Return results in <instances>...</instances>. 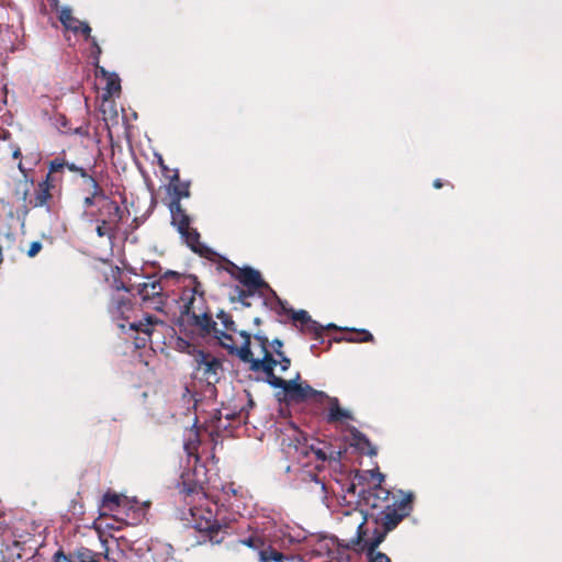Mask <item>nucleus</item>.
Returning a JSON list of instances; mask_svg holds the SVG:
<instances>
[{"mask_svg":"<svg viewBox=\"0 0 562 562\" xmlns=\"http://www.w3.org/2000/svg\"><path fill=\"white\" fill-rule=\"evenodd\" d=\"M278 303L280 304L282 312L290 315L295 324L300 323L301 331L312 334L313 339L315 340H319L321 342L324 341L323 331L325 327H323L316 321L312 319L305 310L294 311L292 308H286L285 304L280 299H278Z\"/></svg>","mask_w":562,"mask_h":562,"instance_id":"obj_11","label":"nucleus"},{"mask_svg":"<svg viewBox=\"0 0 562 562\" xmlns=\"http://www.w3.org/2000/svg\"><path fill=\"white\" fill-rule=\"evenodd\" d=\"M157 324L162 325L164 322L158 319L155 316L147 315L144 319H142L139 322L131 323L130 328L135 331L143 333L147 336H150L151 331H153V327Z\"/></svg>","mask_w":562,"mask_h":562,"instance_id":"obj_22","label":"nucleus"},{"mask_svg":"<svg viewBox=\"0 0 562 562\" xmlns=\"http://www.w3.org/2000/svg\"><path fill=\"white\" fill-rule=\"evenodd\" d=\"M241 268L226 258H222L218 265V269L227 272L234 280H236V276L239 274Z\"/></svg>","mask_w":562,"mask_h":562,"instance_id":"obj_30","label":"nucleus"},{"mask_svg":"<svg viewBox=\"0 0 562 562\" xmlns=\"http://www.w3.org/2000/svg\"><path fill=\"white\" fill-rule=\"evenodd\" d=\"M217 318L222 322V324L224 326V330L218 329L220 331H223V333L229 335L232 338H233L232 333H238L240 335L241 330H239V331L237 330L236 324L229 314L221 311L217 314Z\"/></svg>","mask_w":562,"mask_h":562,"instance_id":"obj_28","label":"nucleus"},{"mask_svg":"<svg viewBox=\"0 0 562 562\" xmlns=\"http://www.w3.org/2000/svg\"><path fill=\"white\" fill-rule=\"evenodd\" d=\"M300 379V373H296V376L291 380H284L280 376H272V381H269V384L274 389H281L283 391V397H281L280 392L277 393V396L279 401L283 400L288 404H299L307 400H312L317 404H323L325 397H328V395L323 391L313 389L307 383L299 382Z\"/></svg>","mask_w":562,"mask_h":562,"instance_id":"obj_4","label":"nucleus"},{"mask_svg":"<svg viewBox=\"0 0 562 562\" xmlns=\"http://www.w3.org/2000/svg\"><path fill=\"white\" fill-rule=\"evenodd\" d=\"M200 487L196 484L188 483L187 481L182 482V486L180 487V493L184 494L186 496L193 495L198 493Z\"/></svg>","mask_w":562,"mask_h":562,"instance_id":"obj_35","label":"nucleus"},{"mask_svg":"<svg viewBox=\"0 0 562 562\" xmlns=\"http://www.w3.org/2000/svg\"><path fill=\"white\" fill-rule=\"evenodd\" d=\"M180 300L183 302L180 323L194 325L204 335L213 334L223 348L232 351L235 348L234 339L217 328L206 305L204 290L198 277L188 278V286L183 289Z\"/></svg>","mask_w":562,"mask_h":562,"instance_id":"obj_1","label":"nucleus"},{"mask_svg":"<svg viewBox=\"0 0 562 562\" xmlns=\"http://www.w3.org/2000/svg\"><path fill=\"white\" fill-rule=\"evenodd\" d=\"M54 560H55L56 562H59V561H61V560L67 561V557H66V554H65L63 551H60V550H59V551H57V552L54 554Z\"/></svg>","mask_w":562,"mask_h":562,"instance_id":"obj_41","label":"nucleus"},{"mask_svg":"<svg viewBox=\"0 0 562 562\" xmlns=\"http://www.w3.org/2000/svg\"><path fill=\"white\" fill-rule=\"evenodd\" d=\"M243 546L249 547L257 551V554L259 553V550L263 549L266 547L265 541L260 537L251 536L247 539L239 541Z\"/></svg>","mask_w":562,"mask_h":562,"instance_id":"obj_31","label":"nucleus"},{"mask_svg":"<svg viewBox=\"0 0 562 562\" xmlns=\"http://www.w3.org/2000/svg\"><path fill=\"white\" fill-rule=\"evenodd\" d=\"M59 21L67 29L71 30L75 33H81L86 40H90L92 42V46L95 49L98 55L101 54V47L98 45L94 37H91V27L88 23L79 21L77 18L72 15V11L69 8H64L59 13Z\"/></svg>","mask_w":562,"mask_h":562,"instance_id":"obj_14","label":"nucleus"},{"mask_svg":"<svg viewBox=\"0 0 562 562\" xmlns=\"http://www.w3.org/2000/svg\"><path fill=\"white\" fill-rule=\"evenodd\" d=\"M43 248V245L41 241L38 240H35V241H32L30 244V247L26 251V255L30 257V258H33L35 257Z\"/></svg>","mask_w":562,"mask_h":562,"instance_id":"obj_37","label":"nucleus"},{"mask_svg":"<svg viewBox=\"0 0 562 562\" xmlns=\"http://www.w3.org/2000/svg\"><path fill=\"white\" fill-rule=\"evenodd\" d=\"M115 289L117 291L123 290L130 294L136 292V294L140 296L144 304L156 311H162L167 304L168 294L164 291L161 280H153L150 277H147V281L137 285H126L122 281H116Z\"/></svg>","mask_w":562,"mask_h":562,"instance_id":"obj_7","label":"nucleus"},{"mask_svg":"<svg viewBox=\"0 0 562 562\" xmlns=\"http://www.w3.org/2000/svg\"><path fill=\"white\" fill-rule=\"evenodd\" d=\"M89 215L97 224V236L106 237L112 241L116 237L125 212L115 200L109 196L99 207L91 210Z\"/></svg>","mask_w":562,"mask_h":562,"instance_id":"obj_5","label":"nucleus"},{"mask_svg":"<svg viewBox=\"0 0 562 562\" xmlns=\"http://www.w3.org/2000/svg\"><path fill=\"white\" fill-rule=\"evenodd\" d=\"M363 524H364V522H361V524L359 525V527H358V539H359V541H361V540H362V537H363V535H364V532H363V530H362V529H363Z\"/></svg>","mask_w":562,"mask_h":562,"instance_id":"obj_43","label":"nucleus"},{"mask_svg":"<svg viewBox=\"0 0 562 562\" xmlns=\"http://www.w3.org/2000/svg\"><path fill=\"white\" fill-rule=\"evenodd\" d=\"M192 277H194V276L193 274L186 276V274L179 273L177 271L168 270V271L164 272V274L160 277L159 280H161V282H162L164 280L173 279V280H176L177 283L181 284L183 289H186L188 286V278H192Z\"/></svg>","mask_w":562,"mask_h":562,"instance_id":"obj_29","label":"nucleus"},{"mask_svg":"<svg viewBox=\"0 0 562 562\" xmlns=\"http://www.w3.org/2000/svg\"><path fill=\"white\" fill-rule=\"evenodd\" d=\"M171 224L184 239L192 251L203 257H209L212 250L200 241V233L190 226L191 217L183 209L181 202H170Z\"/></svg>","mask_w":562,"mask_h":562,"instance_id":"obj_6","label":"nucleus"},{"mask_svg":"<svg viewBox=\"0 0 562 562\" xmlns=\"http://www.w3.org/2000/svg\"><path fill=\"white\" fill-rule=\"evenodd\" d=\"M308 445L306 436L297 427L289 428L281 438L283 452L297 462L308 457Z\"/></svg>","mask_w":562,"mask_h":562,"instance_id":"obj_9","label":"nucleus"},{"mask_svg":"<svg viewBox=\"0 0 562 562\" xmlns=\"http://www.w3.org/2000/svg\"><path fill=\"white\" fill-rule=\"evenodd\" d=\"M362 498L364 504L372 509H382L385 504L392 501L391 492L380 485L363 492Z\"/></svg>","mask_w":562,"mask_h":562,"instance_id":"obj_17","label":"nucleus"},{"mask_svg":"<svg viewBox=\"0 0 562 562\" xmlns=\"http://www.w3.org/2000/svg\"><path fill=\"white\" fill-rule=\"evenodd\" d=\"M240 303H241L244 306H246V307H249V306H250V303H249L247 300H245L244 302H240Z\"/></svg>","mask_w":562,"mask_h":562,"instance_id":"obj_48","label":"nucleus"},{"mask_svg":"<svg viewBox=\"0 0 562 562\" xmlns=\"http://www.w3.org/2000/svg\"><path fill=\"white\" fill-rule=\"evenodd\" d=\"M108 310L114 319L128 321L135 310V303L130 296L117 293L111 297Z\"/></svg>","mask_w":562,"mask_h":562,"instance_id":"obj_15","label":"nucleus"},{"mask_svg":"<svg viewBox=\"0 0 562 562\" xmlns=\"http://www.w3.org/2000/svg\"><path fill=\"white\" fill-rule=\"evenodd\" d=\"M53 164L60 165V167L58 168V171H65L67 169V170L75 172L79 176L85 175L86 169L83 167L77 166L74 162H69L64 157H56L53 160H50L48 165H53Z\"/></svg>","mask_w":562,"mask_h":562,"instance_id":"obj_26","label":"nucleus"},{"mask_svg":"<svg viewBox=\"0 0 562 562\" xmlns=\"http://www.w3.org/2000/svg\"><path fill=\"white\" fill-rule=\"evenodd\" d=\"M83 180V183L87 186L85 191L89 192L90 190H94V184H100L99 181L86 169L85 175L80 176Z\"/></svg>","mask_w":562,"mask_h":562,"instance_id":"obj_32","label":"nucleus"},{"mask_svg":"<svg viewBox=\"0 0 562 562\" xmlns=\"http://www.w3.org/2000/svg\"><path fill=\"white\" fill-rule=\"evenodd\" d=\"M348 342H372L374 341L373 335L367 329H348V334L342 338H337L335 341Z\"/></svg>","mask_w":562,"mask_h":562,"instance_id":"obj_21","label":"nucleus"},{"mask_svg":"<svg viewBox=\"0 0 562 562\" xmlns=\"http://www.w3.org/2000/svg\"><path fill=\"white\" fill-rule=\"evenodd\" d=\"M254 322H255V324H257V325H259V324L261 323V321H260V318H259V317H256V318L254 319Z\"/></svg>","mask_w":562,"mask_h":562,"instance_id":"obj_49","label":"nucleus"},{"mask_svg":"<svg viewBox=\"0 0 562 562\" xmlns=\"http://www.w3.org/2000/svg\"><path fill=\"white\" fill-rule=\"evenodd\" d=\"M247 291H248L247 288L236 286L234 290V292L236 293V296L231 297L232 302H235V301L244 302L249 296H252L255 294V293H248Z\"/></svg>","mask_w":562,"mask_h":562,"instance_id":"obj_33","label":"nucleus"},{"mask_svg":"<svg viewBox=\"0 0 562 562\" xmlns=\"http://www.w3.org/2000/svg\"><path fill=\"white\" fill-rule=\"evenodd\" d=\"M13 158L18 159V158H21L22 157V153L20 150L19 147H16L14 150H13V154H12Z\"/></svg>","mask_w":562,"mask_h":562,"instance_id":"obj_45","label":"nucleus"},{"mask_svg":"<svg viewBox=\"0 0 562 562\" xmlns=\"http://www.w3.org/2000/svg\"><path fill=\"white\" fill-rule=\"evenodd\" d=\"M201 443L199 430L194 427L188 430L183 448L189 457H198L199 446Z\"/></svg>","mask_w":562,"mask_h":562,"instance_id":"obj_20","label":"nucleus"},{"mask_svg":"<svg viewBox=\"0 0 562 562\" xmlns=\"http://www.w3.org/2000/svg\"><path fill=\"white\" fill-rule=\"evenodd\" d=\"M179 181H181L179 170L175 169L172 171V176H170L169 187L172 186V183H177Z\"/></svg>","mask_w":562,"mask_h":562,"instance_id":"obj_40","label":"nucleus"},{"mask_svg":"<svg viewBox=\"0 0 562 562\" xmlns=\"http://www.w3.org/2000/svg\"><path fill=\"white\" fill-rule=\"evenodd\" d=\"M374 550L375 549L370 551L368 549V552H369V555H370V562H391V559L386 554H384L382 552L374 553Z\"/></svg>","mask_w":562,"mask_h":562,"instance_id":"obj_36","label":"nucleus"},{"mask_svg":"<svg viewBox=\"0 0 562 562\" xmlns=\"http://www.w3.org/2000/svg\"><path fill=\"white\" fill-rule=\"evenodd\" d=\"M194 361L196 363V370L201 372L202 379L209 385H215L220 381L221 373L223 372L221 359L210 352L198 350L194 355Z\"/></svg>","mask_w":562,"mask_h":562,"instance_id":"obj_10","label":"nucleus"},{"mask_svg":"<svg viewBox=\"0 0 562 562\" xmlns=\"http://www.w3.org/2000/svg\"><path fill=\"white\" fill-rule=\"evenodd\" d=\"M376 479H378V485L381 486V483L384 481V475L380 472L376 473Z\"/></svg>","mask_w":562,"mask_h":562,"instance_id":"obj_46","label":"nucleus"},{"mask_svg":"<svg viewBox=\"0 0 562 562\" xmlns=\"http://www.w3.org/2000/svg\"><path fill=\"white\" fill-rule=\"evenodd\" d=\"M321 442L310 443L308 445V456L314 454L315 459L318 461H335L339 462L342 457V451L335 450L330 447L324 445V447H319Z\"/></svg>","mask_w":562,"mask_h":562,"instance_id":"obj_18","label":"nucleus"},{"mask_svg":"<svg viewBox=\"0 0 562 562\" xmlns=\"http://www.w3.org/2000/svg\"><path fill=\"white\" fill-rule=\"evenodd\" d=\"M327 328L337 329V326H336L335 324H329V325L327 326Z\"/></svg>","mask_w":562,"mask_h":562,"instance_id":"obj_50","label":"nucleus"},{"mask_svg":"<svg viewBox=\"0 0 562 562\" xmlns=\"http://www.w3.org/2000/svg\"><path fill=\"white\" fill-rule=\"evenodd\" d=\"M123 502V497L116 493L106 492L102 498V507L108 510L117 509Z\"/></svg>","mask_w":562,"mask_h":562,"instance_id":"obj_27","label":"nucleus"},{"mask_svg":"<svg viewBox=\"0 0 562 562\" xmlns=\"http://www.w3.org/2000/svg\"><path fill=\"white\" fill-rule=\"evenodd\" d=\"M79 562H98L92 552L88 549H83L78 552Z\"/></svg>","mask_w":562,"mask_h":562,"instance_id":"obj_38","label":"nucleus"},{"mask_svg":"<svg viewBox=\"0 0 562 562\" xmlns=\"http://www.w3.org/2000/svg\"><path fill=\"white\" fill-rule=\"evenodd\" d=\"M106 91L110 95L121 91L120 79L116 76L109 78L106 83Z\"/></svg>","mask_w":562,"mask_h":562,"instance_id":"obj_34","label":"nucleus"},{"mask_svg":"<svg viewBox=\"0 0 562 562\" xmlns=\"http://www.w3.org/2000/svg\"><path fill=\"white\" fill-rule=\"evenodd\" d=\"M190 186L191 182L188 180H181L177 183H172V186L169 187L171 191L170 202H181L182 199L189 198L191 195Z\"/></svg>","mask_w":562,"mask_h":562,"instance_id":"obj_24","label":"nucleus"},{"mask_svg":"<svg viewBox=\"0 0 562 562\" xmlns=\"http://www.w3.org/2000/svg\"><path fill=\"white\" fill-rule=\"evenodd\" d=\"M191 525L198 532L212 543H221L227 536V525L220 524L209 508L193 507L190 509Z\"/></svg>","mask_w":562,"mask_h":562,"instance_id":"obj_8","label":"nucleus"},{"mask_svg":"<svg viewBox=\"0 0 562 562\" xmlns=\"http://www.w3.org/2000/svg\"><path fill=\"white\" fill-rule=\"evenodd\" d=\"M258 560L260 562H284L285 555L271 546H266L259 550Z\"/></svg>","mask_w":562,"mask_h":562,"instance_id":"obj_25","label":"nucleus"},{"mask_svg":"<svg viewBox=\"0 0 562 562\" xmlns=\"http://www.w3.org/2000/svg\"><path fill=\"white\" fill-rule=\"evenodd\" d=\"M268 348L273 353L277 351H283V342L280 339H273L271 342L268 341Z\"/></svg>","mask_w":562,"mask_h":562,"instance_id":"obj_39","label":"nucleus"},{"mask_svg":"<svg viewBox=\"0 0 562 562\" xmlns=\"http://www.w3.org/2000/svg\"><path fill=\"white\" fill-rule=\"evenodd\" d=\"M351 434L355 440V445L358 447V449H360L363 453H367L369 456L376 454V449L372 446L371 441L368 439L366 435H363L356 428L352 429Z\"/></svg>","mask_w":562,"mask_h":562,"instance_id":"obj_23","label":"nucleus"},{"mask_svg":"<svg viewBox=\"0 0 562 562\" xmlns=\"http://www.w3.org/2000/svg\"><path fill=\"white\" fill-rule=\"evenodd\" d=\"M240 337L243 338V344L240 347L235 345V348L229 351L231 353H236L240 360L246 363H250V369L252 371H262L267 375V382L272 381V376H277L274 374V367L280 366V371L285 372L291 367V359L284 355L283 351H277L273 353L268 348V338L261 334H255L254 339L255 342L259 347V355L261 358H255L254 353L250 349L251 337L247 331H240Z\"/></svg>","mask_w":562,"mask_h":562,"instance_id":"obj_2","label":"nucleus"},{"mask_svg":"<svg viewBox=\"0 0 562 562\" xmlns=\"http://www.w3.org/2000/svg\"><path fill=\"white\" fill-rule=\"evenodd\" d=\"M158 162H159V166H160V168H161L162 170H168V168H167V166L165 165V161H164V159H162L161 157H159Z\"/></svg>","mask_w":562,"mask_h":562,"instance_id":"obj_47","label":"nucleus"},{"mask_svg":"<svg viewBox=\"0 0 562 562\" xmlns=\"http://www.w3.org/2000/svg\"><path fill=\"white\" fill-rule=\"evenodd\" d=\"M59 167V164L48 165L46 178L36 188L34 200L32 201L34 207L48 205L53 198V191L58 189L59 179L55 178L54 173L58 171Z\"/></svg>","mask_w":562,"mask_h":562,"instance_id":"obj_12","label":"nucleus"},{"mask_svg":"<svg viewBox=\"0 0 562 562\" xmlns=\"http://www.w3.org/2000/svg\"><path fill=\"white\" fill-rule=\"evenodd\" d=\"M236 281H238L244 288H247L248 293H257L265 290L270 291L276 295L271 286L262 279L260 271L249 266H245L240 269L239 274L236 276Z\"/></svg>","mask_w":562,"mask_h":562,"instance_id":"obj_13","label":"nucleus"},{"mask_svg":"<svg viewBox=\"0 0 562 562\" xmlns=\"http://www.w3.org/2000/svg\"><path fill=\"white\" fill-rule=\"evenodd\" d=\"M87 193L82 200V205L86 210L94 206L95 209L99 207L104 202V199L109 198L101 184H94V190H90Z\"/></svg>","mask_w":562,"mask_h":562,"instance_id":"obj_19","label":"nucleus"},{"mask_svg":"<svg viewBox=\"0 0 562 562\" xmlns=\"http://www.w3.org/2000/svg\"><path fill=\"white\" fill-rule=\"evenodd\" d=\"M435 189H441L443 187V183L440 179H436L432 183Z\"/></svg>","mask_w":562,"mask_h":562,"instance_id":"obj_44","label":"nucleus"},{"mask_svg":"<svg viewBox=\"0 0 562 562\" xmlns=\"http://www.w3.org/2000/svg\"><path fill=\"white\" fill-rule=\"evenodd\" d=\"M413 498L412 493L401 495L398 498L392 496V501L385 504L374 518L383 531L376 530V535L366 543L367 549L370 551L375 549L389 531L395 529L405 517L409 516L413 509Z\"/></svg>","mask_w":562,"mask_h":562,"instance_id":"obj_3","label":"nucleus"},{"mask_svg":"<svg viewBox=\"0 0 562 562\" xmlns=\"http://www.w3.org/2000/svg\"><path fill=\"white\" fill-rule=\"evenodd\" d=\"M64 172L65 171H56L54 173L55 178L59 179V181H58V189H60V187H61Z\"/></svg>","mask_w":562,"mask_h":562,"instance_id":"obj_42","label":"nucleus"},{"mask_svg":"<svg viewBox=\"0 0 562 562\" xmlns=\"http://www.w3.org/2000/svg\"><path fill=\"white\" fill-rule=\"evenodd\" d=\"M324 402L328 404L325 418L328 424L337 425L355 420L353 414L349 409L342 408L337 397L328 395V397H325Z\"/></svg>","mask_w":562,"mask_h":562,"instance_id":"obj_16","label":"nucleus"}]
</instances>
